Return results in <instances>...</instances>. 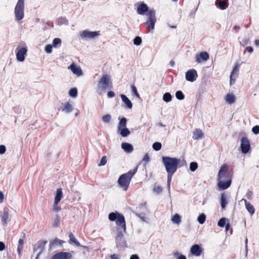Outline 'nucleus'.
<instances>
[{
	"label": "nucleus",
	"instance_id": "obj_42",
	"mask_svg": "<svg viewBox=\"0 0 259 259\" xmlns=\"http://www.w3.org/2000/svg\"><path fill=\"white\" fill-rule=\"evenodd\" d=\"M111 116L109 114H107L105 115H104L102 118V121L105 123H108L111 120Z\"/></svg>",
	"mask_w": 259,
	"mask_h": 259
},
{
	"label": "nucleus",
	"instance_id": "obj_62",
	"mask_svg": "<svg viewBox=\"0 0 259 259\" xmlns=\"http://www.w3.org/2000/svg\"><path fill=\"white\" fill-rule=\"evenodd\" d=\"M4 198V194L2 191H0V203H2L3 202Z\"/></svg>",
	"mask_w": 259,
	"mask_h": 259
},
{
	"label": "nucleus",
	"instance_id": "obj_45",
	"mask_svg": "<svg viewBox=\"0 0 259 259\" xmlns=\"http://www.w3.org/2000/svg\"><path fill=\"white\" fill-rule=\"evenodd\" d=\"M60 224V217L57 214L56 215L55 220L53 224V226L55 227H57L59 226Z\"/></svg>",
	"mask_w": 259,
	"mask_h": 259
},
{
	"label": "nucleus",
	"instance_id": "obj_9",
	"mask_svg": "<svg viewBox=\"0 0 259 259\" xmlns=\"http://www.w3.org/2000/svg\"><path fill=\"white\" fill-rule=\"evenodd\" d=\"M99 35V32L90 31L88 30H84L80 34V36L82 38L91 39L94 38Z\"/></svg>",
	"mask_w": 259,
	"mask_h": 259
},
{
	"label": "nucleus",
	"instance_id": "obj_31",
	"mask_svg": "<svg viewBox=\"0 0 259 259\" xmlns=\"http://www.w3.org/2000/svg\"><path fill=\"white\" fill-rule=\"evenodd\" d=\"M69 237L70 241L71 242L75 243L76 245V246H80V243L75 238V237H74V235L73 234V233L72 232L69 233Z\"/></svg>",
	"mask_w": 259,
	"mask_h": 259
},
{
	"label": "nucleus",
	"instance_id": "obj_6",
	"mask_svg": "<svg viewBox=\"0 0 259 259\" xmlns=\"http://www.w3.org/2000/svg\"><path fill=\"white\" fill-rule=\"evenodd\" d=\"M24 0H18L15 8V15L17 21H20L24 18Z\"/></svg>",
	"mask_w": 259,
	"mask_h": 259
},
{
	"label": "nucleus",
	"instance_id": "obj_10",
	"mask_svg": "<svg viewBox=\"0 0 259 259\" xmlns=\"http://www.w3.org/2000/svg\"><path fill=\"white\" fill-rule=\"evenodd\" d=\"M72 254L68 252H59L54 254L51 259H71Z\"/></svg>",
	"mask_w": 259,
	"mask_h": 259
},
{
	"label": "nucleus",
	"instance_id": "obj_18",
	"mask_svg": "<svg viewBox=\"0 0 259 259\" xmlns=\"http://www.w3.org/2000/svg\"><path fill=\"white\" fill-rule=\"evenodd\" d=\"M63 197V193L61 188H59L57 190L56 192L55 197V206H57L59 202L60 201L61 199Z\"/></svg>",
	"mask_w": 259,
	"mask_h": 259
},
{
	"label": "nucleus",
	"instance_id": "obj_24",
	"mask_svg": "<svg viewBox=\"0 0 259 259\" xmlns=\"http://www.w3.org/2000/svg\"><path fill=\"white\" fill-rule=\"evenodd\" d=\"M121 98L122 101L125 104V106L126 108L131 109L133 107V104L129 99L124 95H121Z\"/></svg>",
	"mask_w": 259,
	"mask_h": 259
},
{
	"label": "nucleus",
	"instance_id": "obj_2",
	"mask_svg": "<svg viewBox=\"0 0 259 259\" xmlns=\"http://www.w3.org/2000/svg\"><path fill=\"white\" fill-rule=\"evenodd\" d=\"M181 160L176 157H171L169 156H163L162 157V162L164 165L165 170L167 174V185L168 188H170V182L174 174L176 172L178 168L182 165L186 164V161L183 160L181 165L180 164Z\"/></svg>",
	"mask_w": 259,
	"mask_h": 259
},
{
	"label": "nucleus",
	"instance_id": "obj_32",
	"mask_svg": "<svg viewBox=\"0 0 259 259\" xmlns=\"http://www.w3.org/2000/svg\"><path fill=\"white\" fill-rule=\"evenodd\" d=\"M57 24L59 25H61L63 24L67 25L68 24V20L66 19V17H60L57 20Z\"/></svg>",
	"mask_w": 259,
	"mask_h": 259
},
{
	"label": "nucleus",
	"instance_id": "obj_12",
	"mask_svg": "<svg viewBox=\"0 0 259 259\" xmlns=\"http://www.w3.org/2000/svg\"><path fill=\"white\" fill-rule=\"evenodd\" d=\"M202 251L203 248L198 244H194L190 248L191 253L196 256H200Z\"/></svg>",
	"mask_w": 259,
	"mask_h": 259
},
{
	"label": "nucleus",
	"instance_id": "obj_55",
	"mask_svg": "<svg viewBox=\"0 0 259 259\" xmlns=\"http://www.w3.org/2000/svg\"><path fill=\"white\" fill-rule=\"evenodd\" d=\"M136 215L140 218L142 221H146V218L143 213H136Z\"/></svg>",
	"mask_w": 259,
	"mask_h": 259
},
{
	"label": "nucleus",
	"instance_id": "obj_41",
	"mask_svg": "<svg viewBox=\"0 0 259 259\" xmlns=\"http://www.w3.org/2000/svg\"><path fill=\"white\" fill-rule=\"evenodd\" d=\"M198 168V164L196 162H191L190 164V169L191 171H195Z\"/></svg>",
	"mask_w": 259,
	"mask_h": 259
},
{
	"label": "nucleus",
	"instance_id": "obj_4",
	"mask_svg": "<svg viewBox=\"0 0 259 259\" xmlns=\"http://www.w3.org/2000/svg\"><path fill=\"white\" fill-rule=\"evenodd\" d=\"M137 168L131 170L125 174L121 175L118 180V184L124 191H126L129 187L132 177L136 174Z\"/></svg>",
	"mask_w": 259,
	"mask_h": 259
},
{
	"label": "nucleus",
	"instance_id": "obj_11",
	"mask_svg": "<svg viewBox=\"0 0 259 259\" xmlns=\"http://www.w3.org/2000/svg\"><path fill=\"white\" fill-rule=\"evenodd\" d=\"M47 242L48 241L47 240L38 241L37 243L33 247L34 252L38 250L39 251L38 253L39 254H41L45 250V246L47 244Z\"/></svg>",
	"mask_w": 259,
	"mask_h": 259
},
{
	"label": "nucleus",
	"instance_id": "obj_13",
	"mask_svg": "<svg viewBox=\"0 0 259 259\" xmlns=\"http://www.w3.org/2000/svg\"><path fill=\"white\" fill-rule=\"evenodd\" d=\"M68 69H70L74 74L77 75L78 76H80L83 74L81 68L74 63H72L68 67Z\"/></svg>",
	"mask_w": 259,
	"mask_h": 259
},
{
	"label": "nucleus",
	"instance_id": "obj_30",
	"mask_svg": "<svg viewBox=\"0 0 259 259\" xmlns=\"http://www.w3.org/2000/svg\"><path fill=\"white\" fill-rule=\"evenodd\" d=\"M127 119L125 117H122L119 122L118 125V130H120L121 127H124L126 126Z\"/></svg>",
	"mask_w": 259,
	"mask_h": 259
},
{
	"label": "nucleus",
	"instance_id": "obj_49",
	"mask_svg": "<svg viewBox=\"0 0 259 259\" xmlns=\"http://www.w3.org/2000/svg\"><path fill=\"white\" fill-rule=\"evenodd\" d=\"M249 42V39L248 38H243L242 41H241V45L243 46V47H244L246 45H247Z\"/></svg>",
	"mask_w": 259,
	"mask_h": 259
},
{
	"label": "nucleus",
	"instance_id": "obj_5",
	"mask_svg": "<svg viewBox=\"0 0 259 259\" xmlns=\"http://www.w3.org/2000/svg\"><path fill=\"white\" fill-rule=\"evenodd\" d=\"M113 88L112 82L109 75L104 74L98 83V90L105 92L106 90H111Z\"/></svg>",
	"mask_w": 259,
	"mask_h": 259
},
{
	"label": "nucleus",
	"instance_id": "obj_21",
	"mask_svg": "<svg viewBox=\"0 0 259 259\" xmlns=\"http://www.w3.org/2000/svg\"><path fill=\"white\" fill-rule=\"evenodd\" d=\"M242 201H243L245 203V208L247 211L249 212L251 215L254 213L255 209L253 206L249 202H247L246 199H242Z\"/></svg>",
	"mask_w": 259,
	"mask_h": 259
},
{
	"label": "nucleus",
	"instance_id": "obj_33",
	"mask_svg": "<svg viewBox=\"0 0 259 259\" xmlns=\"http://www.w3.org/2000/svg\"><path fill=\"white\" fill-rule=\"evenodd\" d=\"M61 39L59 38H55L53 39L52 45L54 48L59 47L61 45Z\"/></svg>",
	"mask_w": 259,
	"mask_h": 259
},
{
	"label": "nucleus",
	"instance_id": "obj_53",
	"mask_svg": "<svg viewBox=\"0 0 259 259\" xmlns=\"http://www.w3.org/2000/svg\"><path fill=\"white\" fill-rule=\"evenodd\" d=\"M154 191L159 193L162 191V188L160 186H157L154 188Z\"/></svg>",
	"mask_w": 259,
	"mask_h": 259
},
{
	"label": "nucleus",
	"instance_id": "obj_54",
	"mask_svg": "<svg viewBox=\"0 0 259 259\" xmlns=\"http://www.w3.org/2000/svg\"><path fill=\"white\" fill-rule=\"evenodd\" d=\"M6 151V148L5 146L3 145H0V154H3Z\"/></svg>",
	"mask_w": 259,
	"mask_h": 259
},
{
	"label": "nucleus",
	"instance_id": "obj_47",
	"mask_svg": "<svg viewBox=\"0 0 259 259\" xmlns=\"http://www.w3.org/2000/svg\"><path fill=\"white\" fill-rule=\"evenodd\" d=\"M174 256L178 259H187L186 257L184 255L181 254L178 252H176L174 253Z\"/></svg>",
	"mask_w": 259,
	"mask_h": 259
},
{
	"label": "nucleus",
	"instance_id": "obj_57",
	"mask_svg": "<svg viewBox=\"0 0 259 259\" xmlns=\"http://www.w3.org/2000/svg\"><path fill=\"white\" fill-rule=\"evenodd\" d=\"M238 67L237 66H235L233 68V70H232L230 75H232V76H233L235 74H237V73H238Z\"/></svg>",
	"mask_w": 259,
	"mask_h": 259
},
{
	"label": "nucleus",
	"instance_id": "obj_17",
	"mask_svg": "<svg viewBox=\"0 0 259 259\" xmlns=\"http://www.w3.org/2000/svg\"><path fill=\"white\" fill-rule=\"evenodd\" d=\"M209 58V55L207 52H202L199 55H197L196 57V61L198 63L202 61H206Z\"/></svg>",
	"mask_w": 259,
	"mask_h": 259
},
{
	"label": "nucleus",
	"instance_id": "obj_56",
	"mask_svg": "<svg viewBox=\"0 0 259 259\" xmlns=\"http://www.w3.org/2000/svg\"><path fill=\"white\" fill-rule=\"evenodd\" d=\"M252 192L250 190H248L245 196L247 199H251L252 198Z\"/></svg>",
	"mask_w": 259,
	"mask_h": 259
},
{
	"label": "nucleus",
	"instance_id": "obj_22",
	"mask_svg": "<svg viewBox=\"0 0 259 259\" xmlns=\"http://www.w3.org/2000/svg\"><path fill=\"white\" fill-rule=\"evenodd\" d=\"M228 171V167L226 165L224 164L221 167L218 174V180H221Z\"/></svg>",
	"mask_w": 259,
	"mask_h": 259
},
{
	"label": "nucleus",
	"instance_id": "obj_43",
	"mask_svg": "<svg viewBox=\"0 0 259 259\" xmlns=\"http://www.w3.org/2000/svg\"><path fill=\"white\" fill-rule=\"evenodd\" d=\"M142 38L140 36H136L134 39V44L136 46H139L142 43Z\"/></svg>",
	"mask_w": 259,
	"mask_h": 259
},
{
	"label": "nucleus",
	"instance_id": "obj_48",
	"mask_svg": "<svg viewBox=\"0 0 259 259\" xmlns=\"http://www.w3.org/2000/svg\"><path fill=\"white\" fill-rule=\"evenodd\" d=\"M107 162V159H106V156H103L101 158V159L100 160V162L99 164H98L99 166H103L106 164Z\"/></svg>",
	"mask_w": 259,
	"mask_h": 259
},
{
	"label": "nucleus",
	"instance_id": "obj_25",
	"mask_svg": "<svg viewBox=\"0 0 259 259\" xmlns=\"http://www.w3.org/2000/svg\"><path fill=\"white\" fill-rule=\"evenodd\" d=\"M225 100L228 104H232L235 101V97L233 94H228L225 97Z\"/></svg>",
	"mask_w": 259,
	"mask_h": 259
},
{
	"label": "nucleus",
	"instance_id": "obj_29",
	"mask_svg": "<svg viewBox=\"0 0 259 259\" xmlns=\"http://www.w3.org/2000/svg\"><path fill=\"white\" fill-rule=\"evenodd\" d=\"M62 110L65 113H69L73 110V107L69 102H66L65 103L64 108Z\"/></svg>",
	"mask_w": 259,
	"mask_h": 259
},
{
	"label": "nucleus",
	"instance_id": "obj_52",
	"mask_svg": "<svg viewBox=\"0 0 259 259\" xmlns=\"http://www.w3.org/2000/svg\"><path fill=\"white\" fill-rule=\"evenodd\" d=\"M143 161L145 162L146 163H148L150 161V157L148 153H146L144 158H143Z\"/></svg>",
	"mask_w": 259,
	"mask_h": 259
},
{
	"label": "nucleus",
	"instance_id": "obj_59",
	"mask_svg": "<svg viewBox=\"0 0 259 259\" xmlns=\"http://www.w3.org/2000/svg\"><path fill=\"white\" fill-rule=\"evenodd\" d=\"M111 259H119V255L116 254H111L110 256Z\"/></svg>",
	"mask_w": 259,
	"mask_h": 259
},
{
	"label": "nucleus",
	"instance_id": "obj_7",
	"mask_svg": "<svg viewBox=\"0 0 259 259\" xmlns=\"http://www.w3.org/2000/svg\"><path fill=\"white\" fill-rule=\"evenodd\" d=\"M240 148L241 152L244 154L249 152L250 149V145L248 139L246 137L241 138Z\"/></svg>",
	"mask_w": 259,
	"mask_h": 259
},
{
	"label": "nucleus",
	"instance_id": "obj_46",
	"mask_svg": "<svg viewBox=\"0 0 259 259\" xmlns=\"http://www.w3.org/2000/svg\"><path fill=\"white\" fill-rule=\"evenodd\" d=\"M53 45H47L46 46L45 50L47 53L50 54L52 52Z\"/></svg>",
	"mask_w": 259,
	"mask_h": 259
},
{
	"label": "nucleus",
	"instance_id": "obj_58",
	"mask_svg": "<svg viewBox=\"0 0 259 259\" xmlns=\"http://www.w3.org/2000/svg\"><path fill=\"white\" fill-rule=\"evenodd\" d=\"M107 96L109 98H113L115 96V93L113 91H109Z\"/></svg>",
	"mask_w": 259,
	"mask_h": 259
},
{
	"label": "nucleus",
	"instance_id": "obj_35",
	"mask_svg": "<svg viewBox=\"0 0 259 259\" xmlns=\"http://www.w3.org/2000/svg\"><path fill=\"white\" fill-rule=\"evenodd\" d=\"M69 95L72 98H75L77 95V90L76 88L71 89L69 92Z\"/></svg>",
	"mask_w": 259,
	"mask_h": 259
},
{
	"label": "nucleus",
	"instance_id": "obj_51",
	"mask_svg": "<svg viewBox=\"0 0 259 259\" xmlns=\"http://www.w3.org/2000/svg\"><path fill=\"white\" fill-rule=\"evenodd\" d=\"M198 8L196 7L195 8L194 10H192L190 14H189V16L190 17H192V18H194V17H195V13L197 11V10Z\"/></svg>",
	"mask_w": 259,
	"mask_h": 259
},
{
	"label": "nucleus",
	"instance_id": "obj_40",
	"mask_svg": "<svg viewBox=\"0 0 259 259\" xmlns=\"http://www.w3.org/2000/svg\"><path fill=\"white\" fill-rule=\"evenodd\" d=\"M226 225V219L222 218L218 222V225L220 227H224Z\"/></svg>",
	"mask_w": 259,
	"mask_h": 259
},
{
	"label": "nucleus",
	"instance_id": "obj_27",
	"mask_svg": "<svg viewBox=\"0 0 259 259\" xmlns=\"http://www.w3.org/2000/svg\"><path fill=\"white\" fill-rule=\"evenodd\" d=\"M193 139H201L203 137V134L200 130L195 129L193 132Z\"/></svg>",
	"mask_w": 259,
	"mask_h": 259
},
{
	"label": "nucleus",
	"instance_id": "obj_19",
	"mask_svg": "<svg viewBox=\"0 0 259 259\" xmlns=\"http://www.w3.org/2000/svg\"><path fill=\"white\" fill-rule=\"evenodd\" d=\"M215 5L218 8L221 10H225L228 6L227 0H217L215 1Z\"/></svg>",
	"mask_w": 259,
	"mask_h": 259
},
{
	"label": "nucleus",
	"instance_id": "obj_38",
	"mask_svg": "<svg viewBox=\"0 0 259 259\" xmlns=\"http://www.w3.org/2000/svg\"><path fill=\"white\" fill-rule=\"evenodd\" d=\"M171 96L169 93H165L163 96V100L165 102H169L171 100Z\"/></svg>",
	"mask_w": 259,
	"mask_h": 259
},
{
	"label": "nucleus",
	"instance_id": "obj_34",
	"mask_svg": "<svg viewBox=\"0 0 259 259\" xmlns=\"http://www.w3.org/2000/svg\"><path fill=\"white\" fill-rule=\"evenodd\" d=\"M171 221L173 222V223L179 224L181 221V216L179 214L176 213L172 217Z\"/></svg>",
	"mask_w": 259,
	"mask_h": 259
},
{
	"label": "nucleus",
	"instance_id": "obj_14",
	"mask_svg": "<svg viewBox=\"0 0 259 259\" xmlns=\"http://www.w3.org/2000/svg\"><path fill=\"white\" fill-rule=\"evenodd\" d=\"M218 186L219 190H224L228 188L231 184V180L230 179L226 181L218 180Z\"/></svg>",
	"mask_w": 259,
	"mask_h": 259
},
{
	"label": "nucleus",
	"instance_id": "obj_15",
	"mask_svg": "<svg viewBox=\"0 0 259 259\" xmlns=\"http://www.w3.org/2000/svg\"><path fill=\"white\" fill-rule=\"evenodd\" d=\"M27 52L26 48H21L16 54V58L18 61L23 62L25 59V56Z\"/></svg>",
	"mask_w": 259,
	"mask_h": 259
},
{
	"label": "nucleus",
	"instance_id": "obj_64",
	"mask_svg": "<svg viewBox=\"0 0 259 259\" xmlns=\"http://www.w3.org/2000/svg\"><path fill=\"white\" fill-rule=\"evenodd\" d=\"M130 259H139V257L137 254H133L131 255Z\"/></svg>",
	"mask_w": 259,
	"mask_h": 259
},
{
	"label": "nucleus",
	"instance_id": "obj_61",
	"mask_svg": "<svg viewBox=\"0 0 259 259\" xmlns=\"http://www.w3.org/2000/svg\"><path fill=\"white\" fill-rule=\"evenodd\" d=\"M23 244H24L23 239L22 238L19 239V241H18V246L22 247Z\"/></svg>",
	"mask_w": 259,
	"mask_h": 259
},
{
	"label": "nucleus",
	"instance_id": "obj_28",
	"mask_svg": "<svg viewBox=\"0 0 259 259\" xmlns=\"http://www.w3.org/2000/svg\"><path fill=\"white\" fill-rule=\"evenodd\" d=\"M118 131L119 132L120 135L123 137H126L130 134V131L125 127H121L120 130H118Z\"/></svg>",
	"mask_w": 259,
	"mask_h": 259
},
{
	"label": "nucleus",
	"instance_id": "obj_39",
	"mask_svg": "<svg viewBox=\"0 0 259 259\" xmlns=\"http://www.w3.org/2000/svg\"><path fill=\"white\" fill-rule=\"evenodd\" d=\"M176 97L179 100H183L185 98V96L183 92L181 91H177L176 93Z\"/></svg>",
	"mask_w": 259,
	"mask_h": 259
},
{
	"label": "nucleus",
	"instance_id": "obj_26",
	"mask_svg": "<svg viewBox=\"0 0 259 259\" xmlns=\"http://www.w3.org/2000/svg\"><path fill=\"white\" fill-rule=\"evenodd\" d=\"M2 221L4 224H7L10 221L9 213L6 209H4V213L2 217Z\"/></svg>",
	"mask_w": 259,
	"mask_h": 259
},
{
	"label": "nucleus",
	"instance_id": "obj_23",
	"mask_svg": "<svg viewBox=\"0 0 259 259\" xmlns=\"http://www.w3.org/2000/svg\"><path fill=\"white\" fill-rule=\"evenodd\" d=\"M64 242H65L64 241L60 240L57 238H56L52 241H50V244H49L50 248H51L57 245H59L62 246Z\"/></svg>",
	"mask_w": 259,
	"mask_h": 259
},
{
	"label": "nucleus",
	"instance_id": "obj_1",
	"mask_svg": "<svg viewBox=\"0 0 259 259\" xmlns=\"http://www.w3.org/2000/svg\"><path fill=\"white\" fill-rule=\"evenodd\" d=\"M108 219L110 221H115L117 226V234L115 238L117 247L124 246L125 242L123 236L126 231V225L123 215L117 211L113 212L109 214Z\"/></svg>",
	"mask_w": 259,
	"mask_h": 259
},
{
	"label": "nucleus",
	"instance_id": "obj_36",
	"mask_svg": "<svg viewBox=\"0 0 259 259\" xmlns=\"http://www.w3.org/2000/svg\"><path fill=\"white\" fill-rule=\"evenodd\" d=\"M161 147L162 145L160 142H156L152 145V148L155 151H159L161 149Z\"/></svg>",
	"mask_w": 259,
	"mask_h": 259
},
{
	"label": "nucleus",
	"instance_id": "obj_20",
	"mask_svg": "<svg viewBox=\"0 0 259 259\" xmlns=\"http://www.w3.org/2000/svg\"><path fill=\"white\" fill-rule=\"evenodd\" d=\"M121 146L122 149L127 153H132L134 150L132 145L128 143H122Z\"/></svg>",
	"mask_w": 259,
	"mask_h": 259
},
{
	"label": "nucleus",
	"instance_id": "obj_50",
	"mask_svg": "<svg viewBox=\"0 0 259 259\" xmlns=\"http://www.w3.org/2000/svg\"><path fill=\"white\" fill-rule=\"evenodd\" d=\"M252 132L255 135L259 134V126L256 125L254 126L252 128Z\"/></svg>",
	"mask_w": 259,
	"mask_h": 259
},
{
	"label": "nucleus",
	"instance_id": "obj_3",
	"mask_svg": "<svg viewBox=\"0 0 259 259\" xmlns=\"http://www.w3.org/2000/svg\"><path fill=\"white\" fill-rule=\"evenodd\" d=\"M147 12V15L148 19L146 22L147 29L152 30L154 29L155 24L156 22V12L154 9H150L148 11L147 5L144 3L141 4L137 9V12L140 15H144Z\"/></svg>",
	"mask_w": 259,
	"mask_h": 259
},
{
	"label": "nucleus",
	"instance_id": "obj_63",
	"mask_svg": "<svg viewBox=\"0 0 259 259\" xmlns=\"http://www.w3.org/2000/svg\"><path fill=\"white\" fill-rule=\"evenodd\" d=\"M246 50L250 53H251L253 51V49L252 47H247L246 48Z\"/></svg>",
	"mask_w": 259,
	"mask_h": 259
},
{
	"label": "nucleus",
	"instance_id": "obj_44",
	"mask_svg": "<svg viewBox=\"0 0 259 259\" xmlns=\"http://www.w3.org/2000/svg\"><path fill=\"white\" fill-rule=\"evenodd\" d=\"M132 92L133 93V94L136 96L137 97H138V98H140V95L139 94L138 91H137V88L136 87V86L134 85V84H133L132 85Z\"/></svg>",
	"mask_w": 259,
	"mask_h": 259
},
{
	"label": "nucleus",
	"instance_id": "obj_8",
	"mask_svg": "<svg viewBox=\"0 0 259 259\" xmlns=\"http://www.w3.org/2000/svg\"><path fill=\"white\" fill-rule=\"evenodd\" d=\"M198 76L197 71L194 69L188 70L186 72V79L190 82H193L196 80Z\"/></svg>",
	"mask_w": 259,
	"mask_h": 259
},
{
	"label": "nucleus",
	"instance_id": "obj_60",
	"mask_svg": "<svg viewBox=\"0 0 259 259\" xmlns=\"http://www.w3.org/2000/svg\"><path fill=\"white\" fill-rule=\"evenodd\" d=\"M5 248V244L3 242H0V251H3Z\"/></svg>",
	"mask_w": 259,
	"mask_h": 259
},
{
	"label": "nucleus",
	"instance_id": "obj_16",
	"mask_svg": "<svg viewBox=\"0 0 259 259\" xmlns=\"http://www.w3.org/2000/svg\"><path fill=\"white\" fill-rule=\"evenodd\" d=\"M220 204L222 209H225L228 204V196L224 192L221 194Z\"/></svg>",
	"mask_w": 259,
	"mask_h": 259
},
{
	"label": "nucleus",
	"instance_id": "obj_37",
	"mask_svg": "<svg viewBox=\"0 0 259 259\" xmlns=\"http://www.w3.org/2000/svg\"><path fill=\"white\" fill-rule=\"evenodd\" d=\"M206 216L204 213L200 214L197 218V221L200 224H203L205 221Z\"/></svg>",
	"mask_w": 259,
	"mask_h": 259
}]
</instances>
